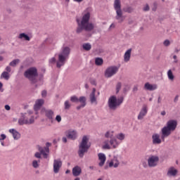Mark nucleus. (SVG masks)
<instances>
[{"mask_svg": "<svg viewBox=\"0 0 180 180\" xmlns=\"http://www.w3.org/2000/svg\"><path fill=\"white\" fill-rule=\"evenodd\" d=\"M89 19H91V13H86L82 16L81 20H77V28L76 33L79 34V33H82L83 30H85V32H92L95 29V25L89 22Z\"/></svg>", "mask_w": 180, "mask_h": 180, "instance_id": "obj_1", "label": "nucleus"}, {"mask_svg": "<svg viewBox=\"0 0 180 180\" xmlns=\"http://www.w3.org/2000/svg\"><path fill=\"white\" fill-rule=\"evenodd\" d=\"M177 125L178 122L174 120H170L167 122L166 126L162 129L161 139L163 140V141L165 139H167V137L171 135V131H174Z\"/></svg>", "mask_w": 180, "mask_h": 180, "instance_id": "obj_2", "label": "nucleus"}, {"mask_svg": "<svg viewBox=\"0 0 180 180\" xmlns=\"http://www.w3.org/2000/svg\"><path fill=\"white\" fill-rule=\"evenodd\" d=\"M70 53H71V49L70 47L65 46L62 48V51L58 54V61L56 62L57 68H61L65 64V61L70 57Z\"/></svg>", "mask_w": 180, "mask_h": 180, "instance_id": "obj_3", "label": "nucleus"}, {"mask_svg": "<svg viewBox=\"0 0 180 180\" xmlns=\"http://www.w3.org/2000/svg\"><path fill=\"white\" fill-rule=\"evenodd\" d=\"M25 78H27L28 81H30L32 84H37L39 77V72H37V68L36 67H31L27 69L24 72Z\"/></svg>", "mask_w": 180, "mask_h": 180, "instance_id": "obj_4", "label": "nucleus"}, {"mask_svg": "<svg viewBox=\"0 0 180 180\" xmlns=\"http://www.w3.org/2000/svg\"><path fill=\"white\" fill-rule=\"evenodd\" d=\"M89 142V138L86 136L82 137V141L79 145L78 155L80 158H83L85 153H88V150L91 147L88 143Z\"/></svg>", "mask_w": 180, "mask_h": 180, "instance_id": "obj_5", "label": "nucleus"}, {"mask_svg": "<svg viewBox=\"0 0 180 180\" xmlns=\"http://www.w3.org/2000/svg\"><path fill=\"white\" fill-rule=\"evenodd\" d=\"M123 101H124V98L123 97H120L119 98H116V96H111L108 98V108L110 110H116L119 106L122 103H123Z\"/></svg>", "mask_w": 180, "mask_h": 180, "instance_id": "obj_6", "label": "nucleus"}, {"mask_svg": "<svg viewBox=\"0 0 180 180\" xmlns=\"http://www.w3.org/2000/svg\"><path fill=\"white\" fill-rule=\"evenodd\" d=\"M113 7L116 12L115 19L119 20L120 22H123V11H122V2L120 0H115Z\"/></svg>", "mask_w": 180, "mask_h": 180, "instance_id": "obj_7", "label": "nucleus"}, {"mask_svg": "<svg viewBox=\"0 0 180 180\" xmlns=\"http://www.w3.org/2000/svg\"><path fill=\"white\" fill-rule=\"evenodd\" d=\"M30 118V119H29ZM34 123V117H29V115L26 112L20 113V117L18 119V124L23 126L24 124H33Z\"/></svg>", "mask_w": 180, "mask_h": 180, "instance_id": "obj_8", "label": "nucleus"}, {"mask_svg": "<svg viewBox=\"0 0 180 180\" xmlns=\"http://www.w3.org/2000/svg\"><path fill=\"white\" fill-rule=\"evenodd\" d=\"M117 71H119V67L110 66L105 70L104 75L105 78H111V77L117 74Z\"/></svg>", "mask_w": 180, "mask_h": 180, "instance_id": "obj_9", "label": "nucleus"}, {"mask_svg": "<svg viewBox=\"0 0 180 180\" xmlns=\"http://www.w3.org/2000/svg\"><path fill=\"white\" fill-rule=\"evenodd\" d=\"M51 146V143L49 142H47L46 143V146L44 148L38 146V150L41 153V155H43L44 158H49V153H50V146Z\"/></svg>", "mask_w": 180, "mask_h": 180, "instance_id": "obj_10", "label": "nucleus"}, {"mask_svg": "<svg viewBox=\"0 0 180 180\" xmlns=\"http://www.w3.org/2000/svg\"><path fill=\"white\" fill-rule=\"evenodd\" d=\"M160 161V158L158 156L152 155L148 159V165L150 167H157Z\"/></svg>", "mask_w": 180, "mask_h": 180, "instance_id": "obj_11", "label": "nucleus"}, {"mask_svg": "<svg viewBox=\"0 0 180 180\" xmlns=\"http://www.w3.org/2000/svg\"><path fill=\"white\" fill-rule=\"evenodd\" d=\"M63 167V162L60 159L53 160V172L54 174H58L60 172V168Z\"/></svg>", "mask_w": 180, "mask_h": 180, "instance_id": "obj_12", "label": "nucleus"}, {"mask_svg": "<svg viewBox=\"0 0 180 180\" xmlns=\"http://www.w3.org/2000/svg\"><path fill=\"white\" fill-rule=\"evenodd\" d=\"M66 136L68 139H70V140H77V137H78V133H77V131L70 129L68 131Z\"/></svg>", "mask_w": 180, "mask_h": 180, "instance_id": "obj_13", "label": "nucleus"}, {"mask_svg": "<svg viewBox=\"0 0 180 180\" xmlns=\"http://www.w3.org/2000/svg\"><path fill=\"white\" fill-rule=\"evenodd\" d=\"M44 112L46 117H47L49 120H51V122H53L54 120V111H53L52 110L44 109Z\"/></svg>", "mask_w": 180, "mask_h": 180, "instance_id": "obj_14", "label": "nucleus"}, {"mask_svg": "<svg viewBox=\"0 0 180 180\" xmlns=\"http://www.w3.org/2000/svg\"><path fill=\"white\" fill-rule=\"evenodd\" d=\"M147 112H148V110H147V105H143L138 115V120H143V119H144V116L147 115Z\"/></svg>", "mask_w": 180, "mask_h": 180, "instance_id": "obj_15", "label": "nucleus"}, {"mask_svg": "<svg viewBox=\"0 0 180 180\" xmlns=\"http://www.w3.org/2000/svg\"><path fill=\"white\" fill-rule=\"evenodd\" d=\"M98 161H100L98 162L99 167H103V165H105V162H106V155L105 153H98Z\"/></svg>", "mask_w": 180, "mask_h": 180, "instance_id": "obj_16", "label": "nucleus"}, {"mask_svg": "<svg viewBox=\"0 0 180 180\" xmlns=\"http://www.w3.org/2000/svg\"><path fill=\"white\" fill-rule=\"evenodd\" d=\"M44 104V100L43 99L37 100L34 105V110L36 111L39 110L40 108H41V106H43Z\"/></svg>", "mask_w": 180, "mask_h": 180, "instance_id": "obj_17", "label": "nucleus"}, {"mask_svg": "<svg viewBox=\"0 0 180 180\" xmlns=\"http://www.w3.org/2000/svg\"><path fill=\"white\" fill-rule=\"evenodd\" d=\"M176 174H178V170H176V169H175V167H170V168L168 169L167 175L169 178H171V176H176Z\"/></svg>", "mask_w": 180, "mask_h": 180, "instance_id": "obj_18", "label": "nucleus"}, {"mask_svg": "<svg viewBox=\"0 0 180 180\" xmlns=\"http://www.w3.org/2000/svg\"><path fill=\"white\" fill-rule=\"evenodd\" d=\"M157 88H158L157 84H151L148 82L146 83L144 85V89L146 91H155Z\"/></svg>", "mask_w": 180, "mask_h": 180, "instance_id": "obj_19", "label": "nucleus"}, {"mask_svg": "<svg viewBox=\"0 0 180 180\" xmlns=\"http://www.w3.org/2000/svg\"><path fill=\"white\" fill-rule=\"evenodd\" d=\"M9 133L13 134L14 140H19V139H20V133H19V131H16L15 129H9Z\"/></svg>", "mask_w": 180, "mask_h": 180, "instance_id": "obj_20", "label": "nucleus"}, {"mask_svg": "<svg viewBox=\"0 0 180 180\" xmlns=\"http://www.w3.org/2000/svg\"><path fill=\"white\" fill-rule=\"evenodd\" d=\"M96 92V89L94 88L92 92L90 94V101L91 103H95L98 105V101H96V97L95 96V93Z\"/></svg>", "mask_w": 180, "mask_h": 180, "instance_id": "obj_21", "label": "nucleus"}, {"mask_svg": "<svg viewBox=\"0 0 180 180\" xmlns=\"http://www.w3.org/2000/svg\"><path fill=\"white\" fill-rule=\"evenodd\" d=\"M109 143L110 146L112 147V148H117L119 147V144H120V142L116 139V138H112L110 141Z\"/></svg>", "mask_w": 180, "mask_h": 180, "instance_id": "obj_22", "label": "nucleus"}, {"mask_svg": "<svg viewBox=\"0 0 180 180\" xmlns=\"http://www.w3.org/2000/svg\"><path fill=\"white\" fill-rule=\"evenodd\" d=\"M131 57V49H128L124 55V63H129Z\"/></svg>", "mask_w": 180, "mask_h": 180, "instance_id": "obj_23", "label": "nucleus"}, {"mask_svg": "<svg viewBox=\"0 0 180 180\" xmlns=\"http://www.w3.org/2000/svg\"><path fill=\"white\" fill-rule=\"evenodd\" d=\"M153 144H161V139H160V134H154L152 136Z\"/></svg>", "mask_w": 180, "mask_h": 180, "instance_id": "obj_24", "label": "nucleus"}, {"mask_svg": "<svg viewBox=\"0 0 180 180\" xmlns=\"http://www.w3.org/2000/svg\"><path fill=\"white\" fill-rule=\"evenodd\" d=\"M81 172H82V170L79 166H76L72 169V174L74 176H79V175H81Z\"/></svg>", "mask_w": 180, "mask_h": 180, "instance_id": "obj_25", "label": "nucleus"}, {"mask_svg": "<svg viewBox=\"0 0 180 180\" xmlns=\"http://www.w3.org/2000/svg\"><path fill=\"white\" fill-rule=\"evenodd\" d=\"M18 39H24V40H26L27 41H30V37L25 33L20 34L18 36Z\"/></svg>", "mask_w": 180, "mask_h": 180, "instance_id": "obj_26", "label": "nucleus"}, {"mask_svg": "<svg viewBox=\"0 0 180 180\" xmlns=\"http://www.w3.org/2000/svg\"><path fill=\"white\" fill-rule=\"evenodd\" d=\"M82 49L85 50V51H89L91 49H92V45L89 43H84L82 44Z\"/></svg>", "mask_w": 180, "mask_h": 180, "instance_id": "obj_27", "label": "nucleus"}, {"mask_svg": "<svg viewBox=\"0 0 180 180\" xmlns=\"http://www.w3.org/2000/svg\"><path fill=\"white\" fill-rule=\"evenodd\" d=\"M71 106H72V105L71 104V102H70V101L67 100L65 101L64 103L65 110H70V109H71Z\"/></svg>", "mask_w": 180, "mask_h": 180, "instance_id": "obj_28", "label": "nucleus"}, {"mask_svg": "<svg viewBox=\"0 0 180 180\" xmlns=\"http://www.w3.org/2000/svg\"><path fill=\"white\" fill-rule=\"evenodd\" d=\"M115 139H117V140H120V141H123L124 139H126V135L123 133H120L115 135Z\"/></svg>", "mask_w": 180, "mask_h": 180, "instance_id": "obj_29", "label": "nucleus"}, {"mask_svg": "<svg viewBox=\"0 0 180 180\" xmlns=\"http://www.w3.org/2000/svg\"><path fill=\"white\" fill-rule=\"evenodd\" d=\"M95 64L98 66L102 65L103 64V59L102 58H96L95 59Z\"/></svg>", "mask_w": 180, "mask_h": 180, "instance_id": "obj_30", "label": "nucleus"}, {"mask_svg": "<svg viewBox=\"0 0 180 180\" xmlns=\"http://www.w3.org/2000/svg\"><path fill=\"white\" fill-rule=\"evenodd\" d=\"M79 102L84 105V106H86V98L85 96H80L79 98Z\"/></svg>", "mask_w": 180, "mask_h": 180, "instance_id": "obj_31", "label": "nucleus"}, {"mask_svg": "<svg viewBox=\"0 0 180 180\" xmlns=\"http://www.w3.org/2000/svg\"><path fill=\"white\" fill-rule=\"evenodd\" d=\"M167 77H168L169 79H170V81H174V78H175V77L174 76V74L172 73V70H169L167 71Z\"/></svg>", "mask_w": 180, "mask_h": 180, "instance_id": "obj_32", "label": "nucleus"}, {"mask_svg": "<svg viewBox=\"0 0 180 180\" xmlns=\"http://www.w3.org/2000/svg\"><path fill=\"white\" fill-rule=\"evenodd\" d=\"M105 137H106V139H110L115 138L113 136V131H107L105 134Z\"/></svg>", "mask_w": 180, "mask_h": 180, "instance_id": "obj_33", "label": "nucleus"}, {"mask_svg": "<svg viewBox=\"0 0 180 180\" xmlns=\"http://www.w3.org/2000/svg\"><path fill=\"white\" fill-rule=\"evenodd\" d=\"M70 102H72V103H78L79 100L77 96H72L70 97Z\"/></svg>", "mask_w": 180, "mask_h": 180, "instance_id": "obj_34", "label": "nucleus"}, {"mask_svg": "<svg viewBox=\"0 0 180 180\" xmlns=\"http://www.w3.org/2000/svg\"><path fill=\"white\" fill-rule=\"evenodd\" d=\"M112 161L114 162V168H117L120 164L119 160H117V157L115 156L112 160Z\"/></svg>", "mask_w": 180, "mask_h": 180, "instance_id": "obj_35", "label": "nucleus"}, {"mask_svg": "<svg viewBox=\"0 0 180 180\" xmlns=\"http://www.w3.org/2000/svg\"><path fill=\"white\" fill-rule=\"evenodd\" d=\"M19 63H20V60L19 59H15V60H13V61H11L10 63H9V65L11 67H15L17 64H19Z\"/></svg>", "mask_w": 180, "mask_h": 180, "instance_id": "obj_36", "label": "nucleus"}, {"mask_svg": "<svg viewBox=\"0 0 180 180\" xmlns=\"http://www.w3.org/2000/svg\"><path fill=\"white\" fill-rule=\"evenodd\" d=\"M1 78H4L8 81V79H9V73H8V72H3L1 75Z\"/></svg>", "mask_w": 180, "mask_h": 180, "instance_id": "obj_37", "label": "nucleus"}, {"mask_svg": "<svg viewBox=\"0 0 180 180\" xmlns=\"http://www.w3.org/2000/svg\"><path fill=\"white\" fill-rule=\"evenodd\" d=\"M39 162H40V160H39V161L33 160L32 161V167H33V168H39V167H40V165L39 164Z\"/></svg>", "mask_w": 180, "mask_h": 180, "instance_id": "obj_38", "label": "nucleus"}, {"mask_svg": "<svg viewBox=\"0 0 180 180\" xmlns=\"http://www.w3.org/2000/svg\"><path fill=\"white\" fill-rule=\"evenodd\" d=\"M109 141H105V144L103 146V148H104V150H110V145H109Z\"/></svg>", "mask_w": 180, "mask_h": 180, "instance_id": "obj_39", "label": "nucleus"}, {"mask_svg": "<svg viewBox=\"0 0 180 180\" xmlns=\"http://www.w3.org/2000/svg\"><path fill=\"white\" fill-rule=\"evenodd\" d=\"M122 89V82H118L116 85V94H119Z\"/></svg>", "mask_w": 180, "mask_h": 180, "instance_id": "obj_40", "label": "nucleus"}, {"mask_svg": "<svg viewBox=\"0 0 180 180\" xmlns=\"http://www.w3.org/2000/svg\"><path fill=\"white\" fill-rule=\"evenodd\" d=\"M163 44L165 47H168L171 45V41H169V39H165L164 41H163Z\"/></svg>", "mask_w": 180, "mask_h": 180, "instance_id": "obj_41", "label": "nucleus"}, {"mask_svg": "<svg viewBox=\"0 0 180 180\" xmlns=\"http://www.w3.org/2000/svg\"><path fill=\"white\" fill-rule=\"evenodd\" d=\"M124 12H127V13H131V12H133V8L127 7L126 8H124Z\"/></svg>", "mask_w": 180, "mask_h": 180, "instance_id": "obj_42", "label": "nucleus"}, {"mask_svg": "<svg viewBox=\"0 0 180 180\" xmlns=\"http://www.w3.org/2000/svg\"><path fill=\"white\" fill-rule=\"evenodd\" d=\"M143 11L144 12H148V11H150V6H148V4H146L143 8Z\"/></svg>", "mask_w": 180, "mask_h": 180, "instance_id": "obj_43", "label": "nucleus"}, {"mask_svg": "<svg viewBox=\"0 0 180 180\" xmlns=\"http://www.w3.org/2000/svg\"><path fill=\"white\" fill-rule=\"evenodd\" d=\"M90 84H91V85H95L96 86V79H94V78H91L89 79Z\"/></svg>", "mask_w": 180, "mask_h": 180, "instance_id": "obj_44", "label": "nucleus"}, {"mask_svg": "<svg viewBox=\"0 0 180 180\" xmlns=\"http://www.w3.org/2000/svg\"><path fill=\"white\" fill-rule=\"evenodd\" d=\"M34 157L35 158H41V154L40 153V152H36L34 154Z\"/></svg>", "mask_w": 180, "mask_h": 180, "instance_id": "obj_45", "label": "nucleus"}, {"mask_svg": "<svg viewBox=\"0 0 180 180\" xmlns=\"http://www.w3.org/2000/svg\"><path fill=\"white\" fill-rule=\"evenodd\" d=\"M5 139H6V135H5L4 134H1L0 135V141H4Z\"/></svg>", "mask_w": 180, "mask_h": 180, "instance_id": "obj_46", "label": "nucleus"}, {"mask_svg": "<svg viewBox=\"0 0 180 180\" xmlns=\"http://www.w3.org/2000/svg\"><path fill=\"white\" fill-rule=\"evenodd\" d=\"M41 96L42 98H46V96H47V91L43 90L41 92Z\"/></svg>", "mask_w": 180, "mask_h": 180, "instance_id": "obj_47", "label": "nucleus"}, {"mask_svg": "<svg viewBox=\"0 0 180 180\" xmlns=\"http://www.w3.org/2000/svg\"><path fill=\"white\" fill-rule=\"evenodd\" d=\"M56 122H58V123H60V122H61V120H62L61 115H57V116L56 117Z\"/></svg>", "mask_w": 180, "mask_h": 180, "instance_id": "obj_48", "label": "nucleus"}, {"mask_svg": "<svg viewBox=\"0 0 180 180\" xmlns=\"http://www.w3.org/2000/svg\"><path fill=\"white\" fill-rule=\"evenodd\" d=\"M56 58H51L50 60H49V63L50 64H54V63H56Z\"/></svg>", "mask_w": 180, "mask_h": 180, "instance_id": "obj_49", "label": "nucleus"}, {"mask_svg": "<svg viewBox=\"0 0 180 180\" xmlns=\"http://www.w3.org/2000/svg\"><path fill=\"white\" fill-rule=\"evenodd\" d=\"M6 72H8V73L11 72V71H12V68H11V66H7V67L6 68Z\"/></svg>", "mask_w": 180, "mask_h": 180, "instance_id": "obj_50", "label": "nucleus"}, {"mask_svg": "<svg viewBox=\"0 0 180 180\" xmlns=\"http://www.w3.org/2000/svg\"><path fill=\"white\" fill-rule=\"evenodd\" d=\"M108 167H110V168H112V167H115V163L114 162H112V160L110 162V163L108 164Z\"/></svg>", "mask_w": 180, "mask_h": 180, "instance_id": "obj_51", "label": "nucleus"}, {"mask_svg": "<svg viewBox=\"0 0 180 180\" xmlns=\"http://www.w3.org/2000/svg\"><path fill=\"white\" fill-rule=\"evenodd\" d=\"M173 58H174V63H175V64H176L177 63H178V59H176L177 58V56H176V55H174V56H173Z\"/></svg>", "mask_w": 180, "mask_h": 180, "instance_id": "obj_52", "label": "nucleus"}, {"mask_svg": "<svg viewBox=\"0 0 180 180\" xmlns=\"http://www.w3.org/2000/svg\"><path fill=\"white\" fill-rule=\"evenodd\" d=\"M82 108H85V105L81 104L80 105H78V106L77 107V110H79L80 109H82Z\"/></svg>", "mask_w": 180, "mask_h": 180, "instance_id": "obj_53", "label": "nucleus"}, {"mask_svg": "<svg viewBox=\"0 0 180 180\" xmlns=\"http://www.w3.org/2000/svg\"><path fill=\"white\" fill-rule=\"evenodd\" d=\"M139 91V87L137 86H134L133 88V92H137Z\"/></svg>", "mask_w": 180, "mask_h": 180, "instance_id": "obj_54", "label": "nucleus"}, {"mask_svg": "<svg viewBox=\"0 0 180 180\" xmlns=\"http://www.w3.org/2000/svg\"><path fill=\"white\" fill-rule=\"evenodd\" d=\"M5 109H6V110H11V106H9V105H6Z\"/></svg>", "mask_w": 180, "mask_h": 180, "instance_id": "obj_55", "label": "nucleus"}, {"mask_svg": "<svg viewBox=\"0 0 180 180\" xmlns=\"http://www.w3.org/2000/svg\"><path fill=\"white\" fill-rule=\"evenodd\" d=\"M162 102V98H161V96H159L158 98V103H161Z\"/></svg>", "mask_w": 180, "mask_h": 180, "instance_id": "obj_56", "label": "nucleus"}, {"mask_svg": "<svg viewBox=\"0 0 180 180\" xmlns=\"http://www.w3.org/2000/svg\"><path fill=\"white\" fill-rule=\"evenodd\" d=\"M115 29V24L112 23L110 25V27L108 29V30H110V29Z\"/></svg>", "mask_w": 180, "mask_h": 180, "instance_id": "obj_57", "label": "nucleus"}, {"mask_svg": "<svg viewBox=\"0 0 180 180\" xmlns=\"http://www.w3.org/2000/svg\"><path fill=\"white\" fill-rule=\"evenodd\" d=\"M26 113L29 115V117H31L32 116H30V115H32L33 113V112L27 111V112H26Z\"/></svg>", "mask_w": 180, "mask_h": 180, "instance_id": "obj_58", "label": "nucleus"}, {"mask_svg": "<svg viewBox=\"0 0 180 180\" xmlns=\"http://www.w3.org/2000/svg\"><path fill=\"white\" fill-rule=\"evenodd\" d=\"M179 96H176V97L174 98V102H178V99H179Z\"/></svg>", "mask_w": 180, "mask_h": 180, "instance_id": "obj_59", "label": "nucleus"}, {"mask_svg": "<svg viewBox=\"0 0 180 180\" xmlns=\"http://www.w3.org/2000/svg\"><path fill=\"white\" fill-rule=\"evenodd\" d=\"M162 116H165V115H167V112L164 110V111H162L161 113Z\"/></svg>", "mask_w": 180, "mask_h": 180, "instance_id": "obj_60", "label": "nucleus"}, {"mask_svg": "<svg viewBox=\"0 0 180 180\" xmlns=\"http://www.w3.org/2000/svg\"><path fill=\"white\" fill-rule=\"evenodd\" d=\"M62 141H63L64 143H67V138L63 137V138L62 139Z\"/></svg>", "mask_w": 180, "mask_h": 180, "instance_id": "obj_61", "label": "nucleus"}, {"mask_svg": "<svg viewBox=\"0 0 180 180\" xmlns=\"http://www.w3.org/2000/svg\"><path fill=\"white\" fill-rule=\"evenodd\" d=\"M84 0H74L75 2H78L79 4L82 2Z\"/></svg>", "mask_w": 180, "mask_h": 180, "instance_id": "obj_62", "label": "nucleus"}, {"mask_svg": "<svg viewBox=\"0 0 180 180\" xmlns=\"http://www.w3.org/2000/svg\"><path fill=\"white\" fill-rule=\"evenodd\" d=\"M174 53H179V49H174Z\"/></svg>", "mask_w": 180, "mask_h": 180, "instance_id": "obj_63", "label": "nucleus"}, {"mask_svg": "<svg viewBox=\"0 0 180 180\" xmlns=\"http://www.w3.org/2000/svg\"><path fill=\"white\" fill-rule=\"evenodd\" d=\"M1 144L3 147H5V143H4V141H1Z\"/></svg>", "mask_w": 180, "mask_h": 180, "instance_id": "obj_64", "label": "nucleus"}]
</instances>
